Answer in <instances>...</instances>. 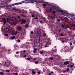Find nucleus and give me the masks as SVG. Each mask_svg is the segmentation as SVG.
<instances>
[{
	"mask_svg": "<svg viewBox=\"0 0 75 75\" xmlns=\"http://www.w3.org/2000/svg\"><path fill=\"white\" fill-rule=\"evenodd\" d=\"M1 3L0 4H1V5H4V6L5 7H6V8H8L9 7H11V6H15V5H17V3H15L13 4H11L10 5L7 6L5 4H8L7 3H9L10 2V0H0Z\"/></svg>",
	"mask_w": 75,
	"mask_h": 75,
	"instance_id": "1",
	"label": "nucleus"
},
{
	"mask_svg": "<svg viewBox=\"0 0 75 75\" xmlns=\"http://www.w3.org/2000/svg\"><path fill=\"white\" fill-rule=\"evenodd\" d=\"M35 31L37 33L36 35V37H37V43L40 44L41 40H40V37H41V32L40 29L38 28L36 29H35Z\"/></svg>",
	"mask_w": 75,
	"mask_h": 75,
	"instance_id": "2",
	"label": "nucleus"
},
{
	"mask_svg": "<svg viewBox=\"0 0 75 75\" xmlns=\"http://www.w3.org/2000/svg\"><path fill=\"white\" fill-rule=\"evenodd\" d=\"M6 20L7 22L12 25H14L17 23L16 19L15 18L13 19V18L11 19V18L9 19V18H7Z\"/></svg>",
	"mask_w": 75,
	"mask_h": 75,
	"instance_id": "3",
	"label": "nucleus"
},
{
	"mask_svg": "<svg viewBox=\"0 0 75 75\" xmlns=\"http://www.w3.org/2000/svg\"><path fill=\"white\" fill-rule=\"evenodd\" d=\"M36 1H38L40 3L42 2V0H27L16 3L18 4H22V3H33L34 2H36Z\"/></svg>",
	"mask_w": 75,
	"mask_h": 75,
	"instance_id": "4",
	"label": "nucleus"
},
{
	"mask_svg": "<svg viewBox=\"0 0 75 75\" xmlns=\"http://www.w3.org/2000/svg\"><path fill=\"white\" fill-rule=\"evenodd\" d=\"M57 11L61 12L62 14L64 15V16H71V14L67 13L65 11H62L61 10H57Z\"/></svg>",
	"mask_w": 75,
	"mask_h": 75,
	"instance_id": "5",
	"label": "nucleus"
},
{
	"mask_svg": "<svg viewBox=\"0 0 75 75\" xmlns=\"http://www.w3.org/2000/svg\"><path fill=\"white\" fill-rule=\"evenodd\" d=\"M4 30L6 33L9 34L10 32V30L7 28L4 27Z\"/></svg>",
	"mask_w": 75,
	"mask_h": 75,
	"instance_id": "6",
	"label": "nucleus"
},
{
	"mask_svg": "<svg viewBox=\"0 0 75 75\" xmlns=\"http://www.w3.org/2000/svg\"><path fill=\"white\" fill-rule=\"evenodd\" d=\"M11 35H16L17 32L16 31L14 32V30H12L11 32Z\"/></svg>",
	"mask_w": 75,
	"mask_h": 75,
	"instance_id": "7",
	"label": "nucleus"
},
{
	"mask_svg": "<svg viewBox=\"0 0 75 75\" xmlns=\"http://www.w3.org/2000/svg\"><path fill=\"white\" fill-rule=\"evenodd\" d=\"M51 42H50V41H48L47 42V43H46V45H45V46H44V47H48L47 45H50L51 44Z\"/></svg>",
	"mask_w": 75,
	"mask_h": 75,
	"instance_id": "8",
	"label": "nucleus"
},
{
	"mask_svg": "<svg viewBox=\"0 0 75 75\" xmlns=\"http://www.w3.org/2000/svg\"><path fill=\"white\" fill-rule=\"evenodd\" d=\"M46 53H47L45 51L42 50L40 52V54H45Z\"/></svg>",
	"mask_w": 75,
	"mask_h": 75,
	"instance_id": "9",
	"label": "nucleus"
},
{
	"mask_svg": "<svg viewBox=\"0 0 75 75\" xmlns=\"http://www.w3.org/2000/svg\"><path fill=\"white\" fill-rule=\"evenodd\" d=\"M51 52L52 53H53L54 52H57V49H55V50H53V48H52V49L51 50Z\"/></svg>",
	"mask_w": 75,
	"mask_h": 75,
	"instance_id": "10",
	"label": "nucleus"
},
{
	"mask_svg": "<svg viewBox=\"0 0 75 75\" xmlns=\"http://www.w3.org/2000/svg\"><path fill=\"white\" fill-rule=\"evenodd\" d=\"M26 22V21L25 20H22L21 22L22 24H23L24 23L25 24Z\"/></svg>",
	"mask_w": 75,
	"mask_h": 75,
	"instance_id": "11",
	"label": "nucleus"
},
{
	"mask_svg": "<svg viewBox=\"0 0 75 75\" xmlns=\"http://www.w3.org/2000/svg\"><path fill=\"white\" fill-rule=\"evenodd\" d=\"M17 28L18 30L20 31L21 30V27L20 26H18Z\"/></svg>",
	"mask_w": 75,
	"mask_h": 75,
	"instance_id": "12",
	"label": "nucleus"
},
{
	"mask_svg": "<svg viewBox=\"0 0 75 75\" xmlns=\"http://www.w3.org/2000/svg\"><path fill=\"white\" fill-rule=\"evenodd\" d=\"M57 71L58 72H61V69L60 68H59L57 70Z\"/></svg>",
	"mask_w": 75,
	"mask_h": 75,
	"instance_id": "13",
	"label": "nucleus"
},
{
	"mask_svg": "<svg viewBox=\"0 0 75 75\" xmlns=\"http://www.w3.org/2000/svg\"><path fill=\"white\" fill-rule=\"evenodd\" d=\"M69 62H64V64L67 65L69 64Z\"/></svg>",
	"mask_w": 75,
	"mask_h": 75,
	"instance_id": "14",
	"label": "nucleus"
},
{
	"mask_svg": "<svg viewBox=\"0 0 75 75\" xmlns=\"http://www.w3.org/2000/svg\"><path fill=\"white\" fill-rule=\"evenodd\" d=\"M15 36H13V37H11V39L12 40L14 39H15Z\"/></svg>",
	"mask_w": 75,
	"mask_h": 75,
	"instance_id": "15",
	"label": "nucleus"
},
{
	"mask_svg": "<svg viewBox=\"0 0 75 75\" xmlns=\"http://www.w3.org/2000/svg\"><path fill=\"white\" fill-rule=\"evenodd\" d=\"M18 47L16 46H15L14 47V50H16L17 49Z\"/></svg>",
	"mask_w": 75,
	"mask_h": 75,
	"instance_id": "16",
	"label": "nucleus"
},
{
	"mask_svg": "<svg viewBox=\"0 0 75 75\" xmlns=\"http://www.w3.org/2000/svg\"><path fill=\"white\" fill-rule=\"evenodd\" d=\"M29 25L28 24H26L25 25V27L28 28V27Z\"/></svg>",
	"mask_w": 75,
	"mask_h": 75,
	"instance_id": "17",
	"label": "nucleus"
},
{
	"mask_svg": "<svg viewBox=\"0 0 75 75\" xmlns=\"http://www.w3.org/2000/svg\"><path fill=\"white\" fill-rule=\"evenodd\" d=\"M6 20H5V21H4V24H3V25H5L6 23Z\"/></svg>",
	"mask_w": 75,
	"mask_h": 75,
	"instance_id": "18",
	"label": "nucleus"
},
{
	"mask_svg": "<svg viewBox=\"0 0 75 75\" xmlns=\"http://www.w3.org/2000/svg\"><path fill=\"white\" fill-rule=\"evenodd\" d=\"M39 62V61H36L35 62V64H38V63Z\"/></svg>",
	"mask_w": 75,
	"mask_h": 75,
	"instance_id": "19",
	"label": "nucleus"
},
{
	"mask_svg": "<svg viewBox=\"0 0 75 75\" xmlns=\"http://www.w3.org/2000/svg\"><path fill=\"white\" fill-rule=\"evenodd\" d=\"M60 35L61 36H62V37L64 36V34L63 33L60 34Z\"/></svg>",
	"mask_w": 75,
	"mask_h": 75,
	"instance_id": "20",
	"label": "nucleus"
},
{
	"mask_svg": "<svg viewBox=\"0 0 75 75\" xmlns=\"http://www.w3.org/2000/svg\"><path fill=\"white\" fill-rule=\"evenodd\" d=\"M69 26H65L64 27V28L65 29H67L68 28Z\"/></svg>",
	"mask_w": 75,
	"mask_h": 75,
	"instance_id": "21",
	"label": "nucleus"
},
{
	"mask_svg": "<svg viewBox=\"0 0 75 75\" xmlns=\"http://www.w3.org/2000/svg\"><path fill=\"white\" fill-rule=\"evenodd\" d=\"M12 10H14L15 11H17V10H18V9H16L15 8H12Z\"/></svg>",
	"mask_w": 75,
	"mask_h": 75,
	"instance_id": "22",
	"label": "nucleus"
},
{
	"mask_svg": "<svg viewBox=\"0 0 75 75\" xmlns=\"http://www.w3.org/2000/svg\"><path fill=\"white\" fill-rule=\"evenodd\" d=\"M52 13L54 14H55L56 13V12L55 11H52Z\"/></svg>",
	"mask_w": 75,
	"mask_h": 75,
	"instance_id": "23",
	"label": "nucleus"
},
{
	"mask_svg": "<svg viewBox=\"0 0 75 75\" xmlns=\"http://www.w3.org/2000/svg\"><path fill=\"white\" fill-rule=\"evenodd\" d=\"M49 59H50V60H52L53 59V58L52 57H50L49 58Z\"/></svg>",
	"mask_w": 75,
	"mask_h": 75,
	"instance_id": "24",
	"label": "nucleus"
},
{
	"mask_svg": "<svg viewBox=\"0 0 75 75\" xmlns=\"http://www.w3.org/2000/svg\"><path fill=\"white\" fill-rule=\"evenodd\" d=\"M3 72H0V75H3Z\"/></svg>",
	"mask_w": 75,
	"mask_h": 75,
	"instance_id": "25",
	"label": "nucleus"
},
{
	"mask_svg": "<svg viewBox=\"0 0 75 75\" xmlns=\"http://www.w3.org/2000/svg\"><path fill=\"white\" fill-rule=\"evenodd\" d=\"M72 27H75V25L73 24L71 25Z\"/></svg>",
	"mask_w": 75,
	"mask_h": 75,
	"instance_id": "26",
	"label": "nucleus"
},
{
	"mask_svg": "<svg viewBox=\"0 0 75 75\" xmlns=\"http://www.w3.org/2000/svg\"><path fill=\"white\" fill-rule=\"evenodd\" d=\"M6 71L7 72H9L10 71L8 70H6Z\"/></svg>",
	"mask_w": 75,
	"mask_h": 75,
	"instance_id": "27",
	"label": "nucleus"
},
{
	"mask_svg": "<svg viewBox=\"0 0 75 75\" xmlns=\"http://www.w3.org/2000/svg\"><path fill=\"white\" fill-rule=\"evenodd\" d=\"M62 43H64V42H65V41H64V40H62Z\"/></svg>",
	"mask_w": 75,
	"mask_h": 75,
	"instance_id": "28",
	"label": "nucleus"
},
{
	"mask_svg": "<svg viewBox=\"0 0 75 75\" xmlns=\"http://www.w3.org/2000/svg\"><path fill=\"white\" fill-rule=\"evenodd\" d=\"M64 19H66L67 20H68V18H67L66 17H65L64 18Z\"/></svg>",
	"mask_w": 75,
	"mask_h": 75,
	"instance_id": "29",
	"label": "nucleus"
},
{
	"mask_svg": "<svg viewBox=\"0 0 75 75\" xmlns=\"http://www.w3.org/2000/svg\"><path fill=\"white\" fill-rule=\"evenodd\" d=\"M43 5L44 6H46V5L45 4H43Z\"/></svg>",
	"mask_w": 75,
	"mask_h": 75,
	"instance_id": "30",
	"label": "nucleus"
},
{
	"mask_svg": "<svg viewBox=\"0 0 75 75\" xmlns=\"http://www.w3.org/2000/svg\"><path fill=\"white\" fill-rule=\"evenodd\" d=\"M69 71V69L68 68H67V72H68Z\"/></svg>",
	"mask_w": 75,
	"mask_h": 75,
	"instance_id": "31",
	"label": "nucleus"
},
{
	"mask_svg": "<svg viewBox=\"0 0 75 75\" xmlns=\"http://www.w3.org/2000/svg\"><path fill=\"white\" fill-rule=\"evenodd\" d=\"M32 73L33 74H35V72L34 71H32Z\"/></svg>",
	"mask_w": 75,
	"mask_h": 75,
	"instance_id": "32",
	"label": "nucleus"
},
{
	"mask_svg": "<svg viewBox=\"0 0 75 75\" xmlns=\"http://www.w3.org/2000/svg\"><path fill=\"white\" fill-rule=\"evenodd\" d=\"M69 45H72V43L71 42H70L69 43Z\"/></svg>",
	"mask_w": 75,
	"mask_h": 75,
	"instance_id": "33",
	"label": "nucleus"
},
{
	"mask_svg": "<svg viewBox=\"0 0 75 75\" xmlns=\"http://www.w3.org/2000/svg\"><path fill=\"white\" fill-rule=\"evenodd\" d=\"M40 23L41 24H42V23H43V21H40Z\"/></svg>",
	"mask_w": 75,
	"mask_h": 75,
	"instance_id": "34",
	"label": "nucleus"
},
{
	"mask_svg": "<svg viewBox=\"0 0 75 75\" xmlns=\"http://www.w3.org/2000/svg\"><path fill=\"white\" fill-rule=\"evenodd\" d=\"M34 19H35V20H38V17H35L34 18Z\"/></svg>",
	"mask_w": 75,
	"mask_h": 75,
	"instance_id": "35",
	"label": "nucleus"
},
{
	"mask_svg": "<svg viewBox=\"0 0 75 75\" xmlns=\"http://www.w3.org/2000/svg\"><path fill=\"white\" fill-rule=\"evenodd\" d=\"M17 17L19 20H20L21 18L18 16H17Z\"/></svg>",
	"mask_w": 75,
	"mask_h": 75,
	"instance_id": "36",
	"label": "nucleus"
},
{
	"mask_svg": "<svg viewBox=\"0 0 75 75\" xmlns=\"http://www.w3.org/2000/svg\"><path fill=\"white\" fill-rule=\"evenodd\" d=\"M17 41L18 42H20V40L19 39Z\"/></svg>",
	"mask_w": 75,
	"mask_h": 75,
	"instance_id": "37",
	"label": "nucleus"
},
{
	"mask_svg": "<svg viewBox=\"0 0 75 75\" xmlns=\"http://www.w3.org/2000/svg\"><path fill=\"white\" fill-rule=\"evenodd\" d=\"M33 31H30V33L31 34L33 35Z\"/></svg>",
	"mask_w": 75,
	"mask_h": 75,
	"instance_id": "38",
	"label": "nucleus"
},
{
	"mask_svg": "<svg viewBox=\"0 0 75 75\" xmlns=\"http://www.w3.org/2000/svg\"><path fill=\"white\" fill-rule=\"evenodd\" d=\"M41 72L40 71H39L38 72V74H40Z\"/></svg>",
	"mask_w": 75,
	"mask_h": 75,
	"instance_id": "39",
	"label": "nucleus"
},
{
	"mask_svg": "<svg viewBox=\"0 0 75 75\" xmlns=\"http://www.w3.org/2000/svg\"><path fill=\"white\" fill-rule=\"evenodd\" d=\"M43 36H44V37H45L46 36V34H44L43 35Z\"/></svg>",
	"mask_w": 75,
	"mask_h": 75,
	"instance_id": "40",
	"label": "nucleus"
},
{
	"mask_svg": "<svg viewBox=\"0 0 75 75\" xmlns=\"http://www.w3.org/2000/svg\"><path fill=\"white\" fill-rule=\"evenodd\" d=\"M23 57H26V55H24Z\"/></svg>",
	"mask_w": 75,
	"mask_h": 75,
	"instance_id": "41",
	"label": "nucleus"
},
{
	"mask_svg": "<svg viewBox=\"0 0 75 75\" xmlns=\"http://www.w3.org/2000/svg\"><path fill=\"white\" fill-rule=\"evenodd\" d=\"M5 36H8V34H5Z\"/></svg>",
	"mask_w": 75,
	"mask_h": 75,
	"instance_id": "42",
	"label": "nucleus"
},
{
	"mask_svg": "<svg viewBox=\"0 0 75 75\" xmlns=\"http://www.w3.org/2000/svg\"><path fill=\"white\" fill-rule=\"evenodd\" d=\"M27 59L28 60H30V59L29 58H27V59Z\"/></svg>",
	"mask_w": 75,
	"mask_h": 75,
	"instance_id": "43",
	"label": "nucleus"
},
{
	"mask_svg": "<svg viewBox=\"0 0 75 75\" xmlns=\"http://www.w3.org/2000/svg\"><path fill=\"white\" fill-rule=\"evenodd\" d=\"M6 20H5V18H3V21H6Z\"/></svg>",
	"mask_w": 75,
	"mask_h": 75,
	"instance_id": "44",
	"label": "nucleus"
},
{
	"mask_svg": "<svg viewBox=\"0 0 75 75\" xmlns=\"http://www.w3.org/2000/svg\"><path fill=\"white\" fill-rule=\"evenodd\" d=\"M21 38V39H22V40H23L24 39H25L24 37H22V38Z\"/></svg>",
	"mask_w": 75,
	"mask_h": 75,
	"instance_id": "45",
	"label": "nucleus"
},
{
	"mask_svg": "<svg viewBox=\"0 0 75 75\" xmlns=\"http://www.w3.org/2000/svg\"><path fill=\"white\" fill-rule=\"evenodd\" d=\"M73 67V65H71L70 66V67L71 68L72 67Z\"/></svg>",
	"mask_w": 75,
	"mask_h": 75,
	"instance_id": "46",
	"label": "nucleus"
},
{
	"mask_svg": "<svg viewBox=\"0 0 75 75\" xmlns=\"http://www.w3.org/2000/svg\"><path fill=\"white\" fill-rule=\"evenodd\" d=\"M11 50V49H9L8 50V52H10Z\"/></svg>",
	"mask_w": 75,
	"mask_h": 75,
	"instance_id": "47",
	"label": "nucleus"
},
{
	"mask_svg": "<svg viewBox=\"0 0 75 75\" xmlns=\"http://www.w3.org/2000/svg\"><path fill=\"white\" fill-rule=\"evenodd\" d=\"M34 50L35 51H37V49L36 48H34Z\"/></svg>",
	"mask_w": 75,
	"mask_h": 75,
	"instance_id": "48",
	"label": "nucleus"
},
{
	"mask_svg": "<svg viewBox=\"0 0 75 75\" xmlns=\"http://www.w3.org/2000/svg\"><path fill=\"white\" fill-rule=\"evenodd\" d=\"M16 53L17 54H18L19 53V52H16Z\"/></svg>",
	"mask_w": 75,
	"mask_h": 75,
	"instance_id": "49",
	"label": "nucleus"
},
{
	"mask_svg": "<svg viewBox=\"0 0 75 75\" xmlns=\"http://www.w3.org/2000/svg\"><path fill=\"white\" fill-rule=\"evenodd\" d=\"M57 21H60V20L58 18V19H57Z\"/></svg>",
	"mask_w": 75,
	"mask_h": 75,
	"instance_id": "50",
	"label": "nucleus"
},
{
	"mask_svg": "<svg viewBox=\"0 0 75 75\" xmlns=\"http://www.w3.org/2000/svg\"><path fill=\"white\" fill-rule=\"evenodd\" d=\"M14 74L16 75H17L18 74L17 73H14Z\"/></svg>",
	"mask_w": 75,
	"mask_h": 75,
	"instance_id": "51",
	"label": "nucleus"
},
{
	"mask_svg": "<svg viewBox=\"0 0 75 75\" xmlns=\"http://www.w3.org/2000/svg\"><path fill=\"white\" fill-rule=\"evenodd\" d=\"M32 16L33 17H34V15L33 14L32 15Z\"/></svg>",
	"mask_w": 75,
	"mask_h": 75,
	"instance_id": "52",
	"label": "nucleus"
},
{
	"mask_svg": "<svg viewBox=\"0 0 75 75\" xmlns=\"http://www.w3.org/2000/svg\"><path fill=\"white\" fill-rule=\"evenodd\" d=\"M33 60H36V58H34V59H33Z\"/></svg>",
	"mask_w": 75,
	"mask_h": 75,
	"instance_id": "53",
	"label": "nucleus"
},
{
	"mask_svg": "<svg viewBox=\"0 0 75 75\" xmlns=\"http://www.w3.org/2000/svg\"><path fill=\"white\" fill-rule=\"evenodd\" d=\"M62 27H63V28H64V25H63V24L62 25Z\"/></svg>",
	"mask_w": 75,
	"mask_h": 75,
	"instance_id": "54",
	"label": "nucleus"
},
{
	"mask_svg": "<svg viewBox=\"0 0 75 75\" xmlns=\"http://www.w3.org/2000/svg\"><path fill=\"white\" fill-rule=\"evenodd\" d=\"M23 53H25V50H23Z\"/></svg>",
	"mask_w": 75,
	"mask_h": 75,
	"instance_id": "55",
	"label": "nucleus"
},
{
	"mask_svg": "<svg viewBox=\"0 0 75 75\" xmlns=\"http://www.w3.org/2000/svg\"><path fill=\"white\" fill-rule=\"evenodd\" d=\"M61 31V30H59V32H60Z\"/></svg>",
	"mask_w": 75,
	"mask_h": 75,
	"instance_id": "56",
	"label": "nucleus"
},
{
	"mask_svg": "<svg viewBox=\"0 0 75 75\" xmlns=\"http://www.w3.org/2000/svg\"><path fill=\"white\" fill-rule=\"evenodd\" d=\"M51 73L52 74L53 73V72L52 71H51Z\"/></svg>",
	"mask_w": 75,
	"mask_h": 75,
	"instance_id": "57",
	"label": "nucleus"
},
{
	"mask_svg": "<svg viewBox=\"0 0 75 75\" xmlns=\"http://www.w3.org/2000/svg\"><path fill=\"white\" fill-rule=\"evenodd\" d=\"M49 75H52V74L51 73H50L49 74Z\"/></svg>",
	"mask_w": 75,
	"mask_h": 75,
	"instance_id": "58",
	"label": "nucleus"
},
{
	"mask_svg": "<svg viewBox=\"0 0 75 75\" xmlns=\"http://www.w3.org/2000/svg\"><path fill=\"white\" fill-rule=\"evenodd\" d=\"M30 58L31 59H32V57H30Z\"/></svg>",
	"mask_w": 75,
	"mask_h": 75,
	"instance_id": "59",
	"label": "nucleus"
},
{
	"mask_svg": "<svg viewBox=\"0 0 75 75\" xmlns=\"http://www.w3.org/2000/svg\"><path fill=\"white\" fill-rule=\"evenodd\" d=\"M33 53H35V51H33Z\"/></svg>",
	"mask_w": 75,
	"mask_h": 75,
	"instance_id": "60",
	"label": "nucleus"
},
{
	"mask_svg": "<svg viewBox=\"0 0 75 75\" xmlns=\"http://www.w3.org/2000/svg\"><path fill=\"white\" fill-rule=\"evenodd\" d=\"M44 3H47V4H48V3L46 2H44Z\"/></svg>",
	"mask_w": 75,
	"mask_h": 75,
	"instance_id": "61",
	"label": "nucleus"
},
{
	"mask_svg": "<svg viewBox=\"0 0 75 75\" xmlns=\"http://www.w3.org/2000/svg\"><path fill=\"white\" fill-rule=\"evenodd\" d=\"M5 64H6L7 63L6 62H5Z\"/></svg>",
	"mask_w": 75,
	"mask_h": 75,
	"instance_id": "62",
	"label": "nucleus"
},
{
	"mask_svg": "<svg viewBox=\"0 0 75 75\" xmlns=\"http://www.w3.org/2000/svg\"><path fill=\"white\" fill-rule=\"evenodd\" d=\"M65 52H67V50H65Z\"/></svg>",
	"mask_w": 75,
	"mask_h": 75,
	"instance_id": "63",
	"label": "nucleus"
},
{
	"mask_svg": "<svg viewBox=\"0 0 75 75\" xmlns=\"http://www.w3.org/2000/svg\"><path fill=\"white\" fill-rule=\"evenodd\" d=\"M61 75H64V74H62Z\"/></svg>",
	"mask_w": 75,
	"mask_h": 75,
	"instance_id": "64",
	"label": "nucleus"
}]
</instances>
